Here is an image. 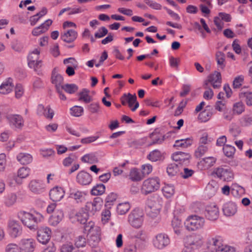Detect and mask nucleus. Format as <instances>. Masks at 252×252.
Here are the masks:
<instances>
[{
    "instance_id": "de8ad7c7",
    "label": "nucleus",
    "mask_w": 252,
    "mask_h": 252,
    "mask_svg": "<svg viewBox=\"0 0 252 252\" xmlns=\"http://www.w3.org/2000/svg\"><path fill=\"white\" fill-rule=\"evenodd\" d=\"M61 252H83L77 248H74L72 245L64 244L61 249Z\"/></svg>"
},
{
    "instance_id": "2f4dec72",
    "label": "nucleus",
    "mask_w": 252,
    "mask_h": 252,
    "mask_svg": "<svg viewBox=\"0 0 252 252\" xmlns=\"http://www.w3.org/2000/svg\"><path fill=\"white\" fill-rule=\"evenodd\" d=\"M121 101L122 104L123 105H126L128 103H129L130 101L134 102L137 99V97L135 94L133 95L131 94L130 93L128 94H124L121 97Z\"/></svg>"
},
{
    "instance_id": "20e7f679",
    "label": "nucleus",
    "mask_w": 252,
    "mask_h": 252,
    "mask_svg": "<svg viewBox=\"0 0 252 252\" xmlns=\"http://www.w3.org/2000/svg\"><path fill=\"white\" fill-rule=\"evenodd\" d=\"M204 222L203 218L197 215L191 216L186 220L185 226L188 230L194 231L202 228Z\"/></svg>"
},
{
    "instance_id": "c756f323",
    "label": "nucleus",
    "mask_w": 252,
    "mask_h": 252,
    "mask_svg": "<svg viewBox=\"0 0 252 252\" xmlns=\"http://www.w3.org/2000/svg\"><path fill=\"white\" fill-rule=\"evenodd\" d=\"M147 158L152 161L156 162L163 159L162 154L160 151L156 149L149 154Z\"/></svg>"
},
{
    "instance_id": "0eeeda50",
    "label": "nucleus",
    "mask_w": 252,
    "mask_h": 252,
    "mask_svg": "<svg viewBox=\"0 0 252 252\" xmlns=\"http://www.w3.org/2000/svg\"><path fill=\"white\" fill-rule=\"evenodd\" d=\"M170 238L167 234L160 233L156 235L153 239L154 246L158 249H163L169 245Z\"/></svg>"
},
{
    "instance_id": "c03bdc74",
    "label": "nucleus",
    "mask_w": 252,
    "mask_h": 252,
    "mask_svg": "<svg viewBox=\"0 0 252 252\" xmlns=\"http://www.w3.org/2000/svg\"><path fill=\"white\" fill-rule=\"evenodd\" d=\"M70 197L75 199L77 203L81 202L84 200V194L79 191H72L70 194Z\"/></svg>"
},
{
    "instance_id": "473e14b6",
    "label": "nucleus",
    "mask_w": 252,
    "mask_h": 252,
    "mask_svg": "<svg viewBox=\"0 0 252 252\" xmlns=\"http://www.w3.org/2000/svg\"><path fill=\"white\" fill-rule=\"evenodd\" d=\"M172 226L174 232L177 235H180L183 226L181 220L178 218L174 217L172 220Z\"/></svg>"
},
{
    "instance_id": "49530a36",
    "label": "nucleus",
    "mask_w": 252,
    "mask_h": 252,
    "mask_svg": "<svg viewBox=\"0 0 252 252\" xmlns=\"http://www.w3.org/2000/svg\"><path fill=\"white\" fill-rule=\"evenodd\" d=\"M70 114L75 117H79L82 115L84 109L81 106H74L70 108Z\"/></svg>"
},
{
    "instance_id": "f3484780",
    "label": "nucleus",
    "mask_w": 252,
    "mask_h": 252,
    "mask_svg": "<svg viewBox=\"0 0 252 252\" xmlns=\"http://www.w3.org/2000/svg\"><path fill=\"white\" fill-rule=\"evenodd\" d=\"M222 193L224 195H228L230 192L235 196H238L244 192V189L238 185H233L231 188L228 186H224L222 189Z\"/></svg>"
},
{
    "instance_id": "6ab92c4d",
    "label": "nucleus",
    "mask_w": 252,
    "mask_h": 252,
    "mask_svg": "<svg viewBox=\"0 0 252 252\" xmlns=\"http://www.w3.org/2000/svg\"><path fill=\"white\" fill-rule=\"evenodd\" d=\"M144 243L140 240H136L134 243L125 245L124 252H137L138 251L143 249Z\"/></svg>"
},
{
    "instance_id": "4c0bfd02",
    "label": "nucleus",
    "mask_w": 252,
    "mask_h": 252,
    "mask_svg": "<svg viewBox=\"0 0 252 252\" xmlns=\"http://www.w3.org/2000/svg\"><path fill=\"white\" fill-rule=\"evenodd\" d=\"M89 91L87 89H83L79 93V100H83L84 102L88 103L92 101V97L89 94Z\"/></svg>"
},
{
    "instance_id": "f257e3e1",
    "label": "nucleus",
    "mask_w": 252,
    "mask_h": 252,
    "mask_svg": "<svg viewBox=\"0 0 252 252\" xmlns=\"http://www.w3.org/2000/svg\"><path fill=\"white\" fill-rule=\"evenodd\" d=\"M18 217L25 226L33 231L38 229V224L43 220L42 215L36 211L31 213L21 211L18 213Z\"/></svg>"
},
{
    "instance_id": "864d4df0",
    "label": "nucleus",
    "mask_w": 252,
    "mask_h": 252,
    "mask_svg": "<svg viewBox=\"0 0 252 252\" xmlns=\"http://www.w3.org/2000/svg\"><path fill=\"white\" fill-rule=\"evenodd\" d=\"M169 63L171 67L177 70L180 63V60L179 58H175L174 57L171 56L169 59Z\"/></svg>"
},
{
    "instance_id": "423d86ee",
    "label": "nucleus",
    "mask_w": 252,
    "mask_h": 252,
    "mask_svg": "<svg viewBox=\"0 0 252 252\" xmlns=\"http://www.w3.org/2000/svg\"><path fill=\"white\" fill-rule=\"evenodd\" d=\"M128 221L133 227L138 228L141 226L143 222V213L138 209L133 210L128 215Z\"/></svg>"
},
{
    "instance_id": "4be33fe9",
    "label": "nucleus",
    "mask_w": 252,
    "mask_h": 252,
    "mask_svg": "<svg viewBox=\"0 0 252 252\" xmlns=\"http://www.w3.org/2000/svg\"><path fill=\"white\" fill-rule=\"evenodd\" d=\"M64 214L62 210H57L49 218V223L51 225L57 226L63 219Z\"/></svg>"
},
{
    "instance_id": "393cba45",
    "label": "nucleus",
    "mask_w": 252,
    "mask_h": 252,
    "mask_svg": "<svg viewBox=\"0 0 252 252\" xmlns=\"http://www.w3.org/2000/svg\"><path fill=\"white\" fill-rule=\"evenodd\" d=\"M183 168L182 165L176 163L169 164L166 169L167 173L170 176H174L180 173Z\"/></svg>"
},
{
    "instance_id": "c85d7f7f",
    "label": "nucleus",
    "mask_w": 252,
    "mask_h": 252,
    "mask_svg": "<svg viewBox=\"0 0 252 252\" xmlns=\"http://www.w3.org/2000/svg\"><path fill=\"white\" fill-rule=\"evenodd\" d=\"M129 179L132 181H141L143 176L140 171L136 168H132L129 172Z\"/></svg>"
},
{
    "instance_id": "338daca9",
    "label": "nucleus",
    "mask_w": 252,
    "mask_h": 252,
    "mask_svg": "<svg viewBox=\"0 0 252 252\" xmlns=\"http://www.w3.org/2000/svg\"><path fill=\"white\" fill-rule=\"evenodd\" d=\"M20 248L15 244H9L7 245L6 252H20Z\"/></svg>"
},
{
    "instance_id": "5701e85b",
    "label": "nucleus",
    "mask_w": 252,
    "mask_h": 252,
    "mask_svg": "<svg viewBox=\"0 0 252 252\" xmlns=\"http://www.w3.org/2000/svg\"><path fill=\"white\" fill-rule=\"evenodd\" d=\"M77 37V32L73 30H68L62 33L61 38L64 42L71 43Z\"/></svg>"
},
{
    "instance_id": "9d476101",
    "label": "nucleus",
    "mask_w": 252,
    "mask_h": 252,
    "mask_svg": "<svg viewBox=\"0 0 252 252\" xmlns=\"http://www.w3.org/2000/svg\"><path fill=\"white\" fill-rule=\"evenodd\" d=\"M29 188L30 191L35 194H42L46 190L44 183L38 180H32L29 184Z\"/></svg>"
},
{
    "instance_id": "f8f14e48",
    "label": "nucleus",
    "mask_w": 252,
    "mask_h": 252,
    "mask_svg": "<svg viewBox=\"0 0 252 252\" xmlns=\"http://www.w3.org/2000/svg\"><path fill=\"white\" fill-rule=\"evenodd\" d=\"M102 200L100 197H95L92 202H88L86 205V210L87 213L91 215H94V213L99 211L102 206Z\"/></svg>"
},
{
    "instance_id": "774afa93",
    "label": "nucleus",
    "mask_w": 252,
    "mask_h": 252,
    "mask_svg": "<svg viewBox=\"0 0 252 252\" xmlns=\"http://www.w3.org/2000/svg\"><path fill=\"white\" fill-rule=\"evenodd\" d=\"M88 109L92 113H96L99 112V104L98 102L92 103L88 106Z\"/></svg>"
},
{
    "instance_id": "e2e57ef3",
    "label": "nucleus",
    "mask_w": 252,
    "mask_h": 252,
    "mask_svg": "<svg viewBox=\"0 0 252 252\" xmlns=\"http://www.w3.org/2000/svg\"><path fill=\"white\" fill-rule=\"evenodd\" d=\"M108 33V30L105 27H101L94 34V37L100 38L104 37Z\"/></svg>"
},
{
    "instance_id": "3c124183",
    "label": "nucleus",
    "mask_w": 252,
    "mask_h": 252,
    "mask_svg": "<svg viewBox=\"0 0 252 252\" xmlns=\"http://www.w3.org/2000/svg\"><path fill=\"white\" fill-rule=\"evenodd\" d=\"M30 169L28 167H23L18 171V176L21 179L27 177L30 174Z\"/></svg>"
},
{
    "instance_id": "cd10ccee",
    "label": "nucleus",
    "mask_w": 252,
    "mask_h": 252,
    "mask_svg": "<svg viewBox=\"0 0 252 252\" xmlns=\"http://www.w3.org/2000/svg\"><path fill=\"white\" fill-rule=\"evenodd\" d=\"M40 50L38 48L34 49L28 56V65L29 67L34 66V61L38 60Z\"/></svg>"
},
{
    "instance_id": "2eb2a0df",
    "label": "nucleus",
    "mask_w": 252,
    "mask_h": 252,
    "mask_svg": "<svg viewBox=\"0 0 252 252\" xmlns=\"http://www.w3.org/2000/svg\"><path fill=\"white\" fill-rule=\"evenodd\" d=\"M8 230L12 237L16 238L22 233V227L19 222L14 220H10L8 223Z\"/></svg>"
},
{
    "instance_id": "6e6d98bb",
    "label": "nucleus",
    "mask_w": 252,
    "mask_h": 252,
    "mask_svg": "<svg viewBox=\"0 0 252 252\" xmlns=\"http://www.w3.org/2000/svg\"><path fill=\"white\" fill-rule=\"evenodd\" d=\"M84 224V230L86 232H87L88 234L92 232L93 231H94L95 227H97V226L94 225V223L92 221H89L88 222H87Z\"/></svg>"
},
{
    "instance_id": "a878e982",
    "label": "nucleus",
    "mask_w": 252,
    "mask_h": 252,
    "mask_svg": "<svg viewBox=\"0 0 252 252\" xmlns=\"http://www.w3.org/2000/svg\"><path fill=\"white\" fill-rule=\"evenodd\" d=\"M52 83L55 85L56 90H60L63 86L62 83L63 81V76L57 73L55 69L52 71L51 77Z\"/></svg>"
},
{
    "instance_id": "a18cd8bd",
    "label": "nucleus",
    "mask_w": 252,
    "mask_h": 252,
    "mask_svg": "<svg viewBox=\"0 0 252 252\" xmlns=\"http://www.w3.org/2000/svg\"><path fill=\"white\" fill-rule=\"evenodd\" d=\"M223 151L226 157L230 158L234 155L235 152V148L234 146L230 145H225L223 148Z\"/></svg>"
},
{
    "instance_id": "412c9836",
    "label": "nucleus",
    "mask_w": 252,
    "mask_h": 252,
    "mask_svg": "<svg viewBox=\"0 0 252 252\" xmlns=\"http://www.w3.org/2000/svg\"><path fill=\"white\" fill-rule=\"evenodd\" d=\"M237 211L236 204L233 202H228L224 204L222 212L225 216L231 217L234 215Z\"/></svg>"
},
{
    "instance_id": "9b49d317",
    "label": "nucleus",
    "mask_w": 252,
    "mask_h": 252,
    "mask_svg": "<svg viewBox=\"0 0 252 252\" xmlns=\"http://www.w3.org/2000/svg\"><path fill=\"white\" fill-rule=\"evenodd\" d=\"M205 217L209 220H215L219 216V210L218 207L214 204L208 205L204 211Z\"/></svg>"
},
{
    "instance_id": "a211bd4d",
    "label": "nucleus",
    "mask_w": 252,
    "mask_h": 252,
    "mask_svg": "<svg viewBox=\"0 0 252 252\" xmlns=\"http://www.w3.org/2000/svg\"><path fill=\"white\" fill-rule=\"evenodd\" d=\"M65 191L63 188L58 186L53 188L49 192L50 198L54 202L60 201L63 197Z\"/></svg>"
},
{
    "instance_id": "7c9ffc66",
    "label": "nucleus",
    "mask_w": 252,
    "mask_h": 252,
    "mask_svg": "<svg viewBox=\"0 0 252 252\" xmlns=\"http://www.w3.org/2000/svg\"><path fill=\"white\" fill-rule=\"evenodd\" d=\"M17 196L14 193L7 194L4 196V203L7 207L13 206L17 200Z\"/></svg>"
},
{
    "instance_id": "a19ab883",
    "label": "nucleus",
    "mask_w": 252,
    "mask_h": 252,
    "mask_svg": "<svg viewBox=\"0 0 252 252\" xmlns=\"http://www.w3.org/2000/svg\"><path fill=\"white\" fill-rule=\"evenodd\" d=\"M61 89L64 90L67 93L72 94L78 90V87L74 84H66L61 87Z\"/></svg>"
},
{
    "instance_id": "ea45409f",
    "label": "nucleus",
    "mask_w": 252,
    "mask_h": 252,
    "mask_svg": "<svg viewBox=\"0 0 252 252\" xmlns=\"http://www.w3.org/2000/svg\"><path fill=\"white\" fill-rule=\"evenodd\" d=\"M130 208L128 202L120 203L117 208V212L120 215H124L126 213Z\"/></svg>"
},
{
    "instance_id": "4d7b16f0",
    "label": "nucleus",
    "mask_w": 252,
    "mask_h": 252,
    "mask_svg": "<svg viewBox=\"0 0 252 252\" xmlns=\"http://www.w3.org/2000/svg\"><path fill=\"white\" fill-rule=\"evenodd\" d=\"M244 80V77L243 75H241L237 76L234 78L233 82V86L234 89L239 88Z\"/></svg>"
},
{
    "instance_id": "f704fd0d",
    "label": "nucleus",
    "mask_w": 252,
    "mask_h": 252,
    "mask_svg": "<svg viewBox=\"0 0 252 252\" xmlns=\"http://www.w3.org/2000/svg\"><path fill=\"white\" fill-rule=\"evenodd\" d=\"M192 144V140L190 138L182 139L176 140L174 144V147L187 148Z\"/></svg>"
},
{
    "instance_id": "13d9d810",
    "label": "nucleus",
    "mask_w": 252,
    "mask_h": 252,
    "mask_svg": "<svg viewBox=\"0 0 252 252\" xmlns=\"http://www.w3.org/2000/svg\"><path fill=\"white\" fill-rule=\"evenodd\" d=\"M76 157L74 154H71L69 157L64 158L63 160V165L65 166H69L76 160Z\"/></svg>"
},
{
    "instance_id": "052dcab7",
    "label": "nucleus",
    "mask_w": 252,
    "mask_h": 252,
    "mask_svg": "<svg viewBox=\"0 0 252 252\" xmlns=\"http://www.w3.org/2000/svg\"><path fill=\"white\" fill-rule=\"evenodd\" d=\"M111 217V213L109 210L105 209L101 213V221L103 224L108 222Z\"/></svg>"
},
{
    "instance_id": "7ed1b4c3",
    "label": "nucleus",
    "mask_w": 252,
    "mask_h": 252,
    "mask_svg": "<svg viewBox=\"0 0 252 252\" xmlns=\"http://www.w3.org/2000/svg\"><path fill=\"white\" fill-rule=\"evenodd\" d=\"M223 244V240L221 236H210L207 240V249L211 252H220L222 250Z\"/></svg>"
},
{
    "instance_id": "ddd939ff",
    "label": "nucleus",
    "mask_w": 252,
    "mask_h": 252,
    "mask_svg": "<svg viewBox=\"0 0 252 252\" xmlns=\"http://www.w3.org/2000/svg\"><path fill=\"white\" fill-rule=\"evenodd\" d=\"M37 239L40 243L46 244L50 239L51 230L49 227H41L38 228Z\"/></svg>"
},
{
    "instance_id": "dca6fc26",
    "label": "nucleus",
    "mask_w": 252,
    "mask_h": 252,
    "mask_svg": "<svg viewBox=\"0 0 252 252\" xmlns=\"http://www.w3.org/2000/svg\"><path fill=\"white\" fill-rule=\"evenodd\" d=\"M211 83L214 89H218L221 86V78L220 72L216 71L214 74H212L209 77L208 81H206L204 84L205 88H207L208 83Z\"/></svg>"
},
{
    "instance_id": "79ce46f5",
    "label": "nucleus",
    "mask_w": 252,
    "mask_h": 252,
    "mask_svg": "<svg viewBox=\"0 0 252 252\" xmlns=\"http://www.w3.org/2000/svg\"><path fill=\"white\" fill-rule=\"evenodd\" d=\"M224 54L222 52L219 51L216 53V61L217 62L218 64L219 65V67L221 69H223L225 65L224 63Z\"/></svg>"
},
{
    "instance_id": "72a5a7b5",
    "label": "nucleus",
    "mask_w": 252,
    "mask_h": 252,
    "mask_svg": "<svg viewBox=\"0 0 252 252\" xmlns=\"http://www.w3.org/2000/svg\"><path fill=\"white\" fill-rule=\"evenodd\" d=\"M239 97L246 102L248 106H252V92L242 91L239 94Z\"/></svg>"
},
{
    "instance_id": "f03ea898",
    "label": "nucleus",
    "mask_w": 252,
    "mask_h": 252,
    "mask_svg": "<svg viewBox=\"0 0 252 252\" xmlns=\"http://www.w3.org/2000/svg\"><path fill=\"white\" fill-rule=\"evenodd\" d=\"M160 187V180L158 177L150 178L142 183L141 191L144 195H148L158 190Z\"/></svg>"
},
{
    "instance_id": "39448f33",
    "label": "nucleus",
    "mask_w": 252,
    "mask_h": 252,
    "mask_svg": "<svg viewBox=\"0 0 252 252\" xmlns=\"http://www.w3.org/2000/svg\"><path fill=\"white\" fill-rule=\"evenodd\" d=\"M212 174L224 181H230L234 178L232 170L229 167H219L214 169Z\"/></svg>"
},
{
    "instance_id": "6e6552de",
    "label": "nucleus",
    "mask_w": 252,
    "mask_h": 252,
    "mask_svg": "<svg viewBox=\"0 0 252 252\" xmlns=\"http://www.w3.org/2000/svg\"><path fill=\"white\" fill-rule=\"evenodd\" d=\"M10 126L13 129H21L24 124L23 117L18 114H8L6 116Z\"/></svg>"
},
{
    "instance_id": "5fc2aeb1",
    "label": "nucleus",
    "mask_w": 252,
    "mask_h": 252,
    "mask_svg": "<svg viewBox=\"0 0 252 252\" xmlns=\"http://www.w3.org/2000/svg\"><path fill=\"white\" fill-rule=\"evenodd\" d=\"M233 110L237 114H240L245 110V106L242 102H237L234 104Z\"/></svg>"
},
{
    "instance_id": "bf43d9fd",
    "label": "nucleus",
    "mask_w": 252,
    "mask_h": 252,
    "mask_svg": "<svg viewBox=\"0 0 252 252\" xmlns=\"http://www.w3.org/2000/svg\"><path fill=\"white\" fill-rule=\"evenodd\" d=\"M203 161L205 164V166L207 167L212 166L216 161V158L213 157H206L203 159Z\"/></svg>"
},
{
    "instance_id": "58836bf2",
    "label": "nucleus",
    "mask_w": 252,
    "mask_h": 252,
    "mask_svg": "<svg viewBox=\"0 0 252 252\" xmlns=\"http://www.w3.org/2000/svg\"><path fill=\"white\" fill-rule=\"evenodd\" d=\"M77 220L81 224H85L89 219L88 213L81 211L77 213L76 215Z\"/></svg>"
},
{
    "instance_id": "4468645a",
    "label": "nucleus",
    "mask_w": 252,
    "mask_h": 252,
    "mask_svg": "<svg viewBox=\"0 0 252 252\" xmlns=\"http://www.w3.org/2000/svg\"><path fill=\"white\" fill-rule=\"evenodd\" d=\"M35 246V241L33 239H25L21 241L19 248L21 252H33Z\"/></svg>"
},
{
    "instance_id": "e433bc0d",
    "label": "nucleus",
    "mask_w": 252,
    "mask_h": 252,
    "mask_svg": "<svg viewBox=\"0 0 252 252\" xmlns=\"http://www.w3.org/2000/svg\"><path fill=\"white\" fill-rule=\"evenodd\" d=\"M105 190V186L102 184H97L94 186L91 190V193L94 195L102 194Z\"/></svg>"
},
{
    "instance_id": "c9c22d12",
    "label": "nucleus",
    "mask_w": 252,
    "mask_h": 252,
    "mask_svg": "<svg viewBox=\"0 0 252 252\" xmlns=\"http://www.w3.org/2000/svg\"><path fill=\"white\" fill-rule=\"evenodd\" d=\"M162 190L164 195L167 198L171 197L175 192L174 186L169 184L165 185Z\"/></svg>"
},
{
    "instance_id": "8fccbe9b",
    "label": "nucleus",
    "mask_w": 252,
    "mask_h": 252,
    "mask_svg": "<svg viewBox=\"0 0 252 252\" xmlns=\"http://www.w3.org/2000/svg\"><path fill=\"white\" fill-rule=\"evenodd\" d=\"M144 2L153 9L160 10L162 8V6L160 4L152 0H144Z\"/></svg>"
},
{
    "instance_id": "1a4fd4ad",
    "label": "nucleus",
    "mask_w": 252,
    "mask_h": 252,
    "mask_svg": "<svg viewBox=\"0 0 252 252\" xmlns=\"http://www.w3.org/2000/svg\"><path fill=\"white\" fill-rule=\"evenodd\" d=\"M203 243V238L200 235H189L186 239V246L190 247L192 250L199 248Z\"/></svg>"
},
{
    "instance_id": "bb28decb",
    "label": "nucleus",
    "mask_w": 252,
    "mask_h": 252,
    "mask_svg": "<svg viewBox=\"0 0 252 252\" xmlns=\"http://www.w3.org/2000/svg\"><path fill=\"white\" fill-rule=\"evenodd\" d=\"M17 159L22 164H28L32 161V157L29 154L21 153L17 155Z\"/></svg>"
},
{
    "instance_id": "b1692460",
    "label": "nucleus",
    "mask_w": 252,
    "mask_h": 252,
    "mask_svg": "<svg viewBox=\"0 0 252 252\" xmlns=\"http://www.w3.org/2000/svg\"><path fill=\"white\" fill-rule=\"evenodd\" d=\"M13 88L12 79L9 78L3 81L0 86V93L4 94H7L12 91Z\"/></svg>"
},
{
    "instance_id": "603ef678",
    "label": "nucleus",
    "mask_w": 252,
    "mask_h": 252,
    "mask_svg": "<svg viewBox=\"0 0 252 252\" xmlns=\"http://www.w3.org/2000/svg\"><path fill=\"white\" fill-rule=\"evenodd\" d=\"M208 147L206 145H200L197 150L195 151V155L197 158H200L205 154L208 151Z\"/></svg>"
},
{
    "instance_id": "0e129e2a",
    "label": "nucleus",
    "mask_w": 252,
    "mask_h": 252,
    "mask_svg": "<svg viewBox=\"0 0 252 252\" xmlns=\"http://www.w3.org/2000/svg\"><path fill=\"white\" fill-rule=\"evenodd\" d=\"M75 244L77 248L85 247L86 244V238L82 236H78L75 240Z\"/></svg>"
},
{
    "instance_id": "37998d69",
    "label": "nucleus",
    "mask_w": 252,
    "mask_h": 252,
    "mask_svg": "<svg viewBox=\"0 0 252 252\" xmlns=\"http://www.w3.org/2000/svg\"><path fill=\"white\" fill-rule=\"evenodd\" d=\"M241 126H250L252 125V116L245 115L240 119Z\"/></svg>"
},
{
    "instance_id": "09e8293b",
    "label": "nucleus",
    "mask_w": 252,
    "mask_h": 252,
    "mask_svg": "<svg viewBox=\"0 0 252 252\" xmlns=\"http://www.w3.org/2000/svg\"><path fill=\"white\" fill-rule=\"evenodd\" d=\"M212 113L209 111H203L198 115V119L201 122H206L208 121L211 117Z\"/></svg>"
},
{
    "instance_id": "680f3d73",
    "label": "nucleus",
    "mask_w": 252,
    "mask_h": 252,
    "mask_svg": "<svg viewBox=\"0 0 252 252\" xmlns=\"http://www.w3.org/2000/svg\"><path fill=\"white\" fill-rule=\"evenodd\" d=\"M183 172L180 171V174L181 175L182 177L184 179H187L189 177L191 176L194 173V171L192 169H189L188 168L183 167L182 170Z\"/></svg>"
},
{
    "instance_id": "aec40b11",
    "label": "nucleus",
    "mask_w": 252,
    "mask_h": 252,
    "mask_svg": "<svg viewBox=\"0 0 252 252\" xmlns=\"http://www.w3.org/2000/svg\"><path fill=\"white\" fill-rule=\"evenodd\" d=\"M76 181L79 184L86 186L91 184L92 181V177L88 172L81 171L77 174Z\"/></svg>"
},
{
    "instance_id": "69168bd1",
    "label": "nucleus",
    "mask_w": 252,
    "mask_h": 252,
    "mask_svg": "<svg viewBox=\"0 0 252 252\" xmlns=\"http://www.w3.org/2000/svg\"><path fill=\"white\" fill-rule=\"evenodd\" d=\"M153 170V167L150 164H146L142 166V173L143 177L150 174Z\"/></svg>"
}]
</instances>
